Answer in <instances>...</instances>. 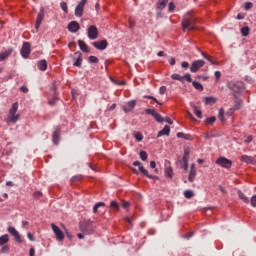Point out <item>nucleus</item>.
<instances>
[{
  "label": "nucleus",
  "instance_id": "nucleus-21",
  "mask_svg": "<svg viewBox=\"0 0 256 256\" xmlns=\"http://www.w3.org/2000/svg\"><path fill=\"white\" fill-rule=\"evenodd\" d=\"M171 133V127L166 125L161 131L158 132L157 137H163V135L169 136Z\"/></svg>",
  "mask_w": 256,
  "mask_h": 256
},
{
  "label": "nucleus",
  "instance_id": "nucleus-4",
  "mask_svg": "<svg viewBox=\"0 0 256 256\" xmlns=\"http://www.w3.org/2000/svg\"><path fill=\"white\" fill-rule=\"evenodd\" d=\"M133 166L139 167L140 173H142V175H145L146 177H148V179H157V176H153V175L149 174V171H147V169H145V167H143V164H141L140 161H134Z\"/></svg>",
  "mask_w": 256,
  "mask_h": 256
},
{
  "label": "nucleus",
  "instance_id": "nucleus-50",
  "mask_svg": "<svg viewBox=\"0 0 256 256\" xmlns=\"http://www.w3.org/2000/svg\"><path fill=\"white\" fill-rule=\"evenodd\" d=\"M89 61L90 63H99V58H97L96 56H90Z\"/></svg>",
  "mask_w": 256,
  "mask_h": 256
},
{
  "label": "nucleus",
  "instance_id": "nucleus-45",
  "mask_svg": "<svg viewBox=\"0 0 256 256\" xmlns=\"http://www.w3.org/2000/svg\"><path fill=\"white\" fill-rule=\"evenodd\" d=\"M168 11L170 13H173L175 11V3L173 2H170L169 5H168Z\"/></svg>",
  "mask_w": 256,
  "mask_h": 256
},
{
  "label": "nucleus",
  "instance_id": "nucleus-34",
  "mask_svg": "<svg viewBox=\"0 0 256 256\" xmlns=\"http://www.w3.org/2000/svg\"><path fill=\"white\" fill-rule=\"evenodd\" d=\"M110 208L114 211H119V203L117 201L113 200L110 202Z\"/></svg>",
  "mask_w": 256,
  "mask_h": 256
},
{
  "label": "nucleus",
  "instance_id": "nucleus-48",
  "mask_svg": "<svg viewBox=\"0 0 256 256\" xmlns=\"http://www.w3.org/2000/svg\"><path fill=\"white\" fill-rule=\"evenodd\" d=\"M252 8H253V3L251 2L245 3V6H244L245 11H249V9H252Z\"/></svg>",
  "mask_w": 256,
  "mask_h": 256
},
{
  "label": "nucleus",
  "instance_id": "nucleus-3",
  "mask_svg": "<svg viewBox=\"0 0 256 256\" xmlns=\"http://www.w3.org/2000/svg\"><path fill=\"white\" fill-rule=\"evenodd\" d=\"M88 39H91V41H95L97 37H99V29H97V26L91 25L88 27L87 30Z\"/></svg>",
  "mask_w": 256,
  "mask_h": 256
},
{
  "label": "nucleus",
  "instance_id": "nucleus-7",
  "mask_svg": "<svg viewBox=\"0 0 256 256\" xmlns=\"http://www.w3.org/2000/svg\"><path fill=\"white\" fill-rule=\"evenodd\" d=\"M51 228L54 235H56L57 241H63V239H65V234H63V231L61 230V228H59V226L52 223Z\"/></svg>",
  "mask_w": 256,
  "mask_h": 256
},
{
  "label": "nucleus",
  "instance_id": "nucleus-43",
  "mask_svg": "<svg viewBox=\"0 0 256 256\" xmlns=\"http://www.w3.org/2000/svg\"><path fill=\"white\" fill-rule=\"evenodd\" d=\"M189 153H191V151L189 150V148H185L184 150V155H183V158L182 160H188L189 161Z\"/></svg>",
  "mask_w": 256,
  "mask_h": 256
},
{
  "label": "nucleus",
  "instance_id": "nucleus-19",
  "mask_svg": "<svg viewBox=\"0 0 256 256\" xmlns=\"http://www.w3.org/2000/svg\"><path fill=\"white\" fill-rule=\"evenodd\" d=\"M75 56L77 57V59H73L74 63L73 66L74 67H81V65H83V55L81 54V52H76Z\"/></svg>",
  "mask_w": 256,
  "mask_h": 256
},
{
  "label": "nucleus",
  "instance_id": "nucleus-29",
  "mask_svg": "<svg viewBox=\"0 0 256 256\" xmlns=\"http://www.w3.org/2000/svg\"><path fill=\"white\" fill-rule=\"evenodd\" d=\"M238 197L239 199H241V201H243V203H249V198L246 197L241 190L238 191Z\"/></svg>",
  "mask_w": 256,
  "mask_h": 256
},
{
  "label": "nucleus",
  "instance_id": "nucleus-46",
  "mask_svg": "<svg viewBox=\"0 0 256 256\" xmlns=\"http://www.w3.org/2000/svg\"><path fill=\"white\" fill-rule=\"evenodd\" d=\"M9 245H2V248L0 250L1 253H9Z\"/></svg>",
  "mask_w": 256,
  "mask_h": 256
},
{
  "label": "nucleus",
  "instance_id": "nucleus-2",
  "mask_svg": "<svg viewBox=\"0 0 256 256\" xmlns=\"http://www.w3.org/2000/svg\"><path fill=\"white\" fill-rule=\"evenodd\" d=\"M182 27L183 29H188L189 31L195 29V17H193L191 14H187L182 21Z\"/></svg>",
  "mask_w": 256,
  "mask_h": 256
},
{
  "label": "nucleus",
  "instance_id": "nucleus-15",
  "mask_svg": "<svg viewBox=\"0 0 256 256\" xmlns=\"http://www.w3.org/2000/svg\"><path fill=\"white\" fill-rule=\"evenodd\" d=\"M45 17V9H41L39 14L37 15L35 29H39L41 27V23H43V19Z\"/></svg>",
  "mask_w": 256,
  "mask_h": 256
},
{
  "label": "nucleus",
  "instance_id": "nucleus-63",
  "mask_svg": "<svg viewBox=\"0 0 256 256\" xmlns=\"http://www.w3.org/2000/svg\"><path fill=\"white\" fill-rule=\"evenodd\" d=\"M181 66L183 69H189V62H182Z\"/></svg>",
  "mask_w": 256,
  "mask_h": 256
},
{
  "label": "nucleus",
  "instance_id": "nucleus-14",
  "mask_svg": "<svg viewBox=\"0 0 256 256\" xmlns=\"http://www.w3.org/2000/svg\"><path fill=\"white\" fill-rule=\"evenodd\" d=\"M61 136V127H56L55 131L52 134V141L54 145H59V137Z\"/></svg>",
  "mask_w": 256,
  "mask_h": 256
},
{
  "label": "nucleus",
  "instance_id": "nucleus-18",
  "mask_svg": "<svg viewBox=\"0 0 256 256\" xmlns=\"http://www.w3.org/2000/svg\"><path fill=\"white\" fill-rule=\"evenodd\" d=\"M136 105H137V101L131 100L126 105L123 106V111L125 113H129L130 111H133V109H135Z\"/></svg>",
  "mask_w": 256,
  "mask_h": 256
},
{
  "label": "nucleus",
  "instance_id": "nucleus-51",
  "mask_svg": "<svg viewBox=\"0 0 256 256\" xmlns=\"http://www.w3.org/2000/svg\"><path fill=\"white\" fill-rule=\"evenodd\" d=\"M250 204L252 207H256V194L251 197Z\"/></svg>",
  "mask_w": 256,
  "mask_h": 256
},
{
  "label": "nucleus",
  "instance_id": "nucleus-41",
  "mask_svg": "<svg viewBox=\"0 0 256 256\" xmlns=\"http://www.w3.org/2000/svg\"><path fill=\"white\" fill-rule=\"evenodd\" d=\"M154 118L158 123H163L164 121L163 116H161V114H159L158 112H156V114L154 115Z\"/></svg>",
  "mask_w": 256,
  "mask_h": 256
},
{
  "label": "nucleus",
  "instance_id": "nucleus-26",
  "mask_svg": "<svg viewBox=\"0 0 256 256\" xmlns=\"http://www.w3.org/2000/svg\"><path fill=\"white\" fill-rule=\"evenodd\" d=\"M7 243H9V235L4 234L0 237V247L3 245H7Z\"/></svg>",
  "mask_w": 256,
  "mask_h": 256
},
{
  "label": "nucleus",
  "instance_id": "nucleus-9",
  "mask_svg": "<svg viewBox=\"0 0 256 256\" xmlns=\"http://www.w3.org/2000/svg\"><path fill=\"white\" fill-rule=\"evenodd\" d=\"M80 231H83V233H87V235H91L94 231L93 223L90 222H84L80 224Z\"/></svg>",
  "mask_w": 256,
  "mask_h": 256
},
{
  "label": "nucleus",
  "instance_id": "nucleus-36",
  "mask_svg": "<svg viewBox=\"0 0 256 256\" xmlns=\"http://www.w3.org/2000/svg\"><path fill=\"white\" fill-rule=\"evenodd\" d=\"M193 109H194V115H196V117H198V119H202L203 114H202L201 110L197 109V106H193Z\"/></svg>",
  "mask_w": 256,
  "mask_h": 256
},
{
  "label": "nucleus",
  "instance_id": "nucleus-10",
  "mask_svg": "<svg viewBox=\"0 0 256 256\" xmlns=\"http://www.w3.org/2000/svg\"><path fill=\"white\" fill-rule=\"evenodd\" d=\"M85 5H87V0H81L79 4L75 8L76 17H83V11L85 9Z\"/></svg>",
  "mask_w": 256,
  "mask_h": 256
},
{
  "label": "nucleus",
  "instance_id": "nucleus-58",
  "mask_svg": "<svg viewBox=\"0 0 256 256\" xmlns=\"http://www.w3.org/2000/svg\"><path fill=\"white\" fill-rule=\"evenodd\" d=\"M129 26L131 27V29L135 27V20H133V18H129Z\"/></svg>",
  "mask_w": 256,
  "mask_h": 256
},
{
  "label": "nucleus",
  "instance_id": "nucleus-23",
  "mask_svg": "<svg viewBox=\"0 0 256 256\" xmlns=\"http://www.w3.org/2000/svg\"><path fill=\"white\" fill-rule=\"evenodd\" d=\"M39 71H47V60H40L37 64Z\"/></svg>",
  "mask_w": 256,
  "mask_h": 256
},
{
  "label": "nucleus",
  "instance_id": "nucleus-22",
  "mask_svg": "<svg viewBox=\"0 0 256 256\" xmlns=\"http://www.w3.org/2000/svg\"><path fill=\"white\" fill-rule=\"evenodd\" d=\"M78 46L83 51V53H89V46L83 40H78Z\"/></svg>",
  "mask_w": 256,
  "mask_h": 256
},
{
  "label": "nucleus",
  "instance_id": "nucleus-30",
  "mask_svg": "<svg viewBox=\"0 0 256 256\" xmlns=\"http://www.w3.org/2000/svg\"><path fill=\"white\" fill-rule=\"evenodd\" d=\"M241 161H243L244 163H253V157L242 155Z\"/></svg>",
  "mask_w": 256,
  "mask_h": 256
},
{
  "label": "nucleus",
  "instance_id": "nucleus-38",
  "mask_svg": "<svg viewBox=\"0 0 256 256\" xmlns=\"http://www.w3.org/2000/svg\"><path fill=\"white\" fill-rule=\"evenodd\" d=\"M219 119L222 123H225V110L223 108L219 110Z\"/></svg>",
  "mask_w": 256,
  "mask_h": 256
},
{
  "label": "nucleus",
  "instance_id": "nucleus-49",
  "mask_svg": "<svg viewBox=\"0 0 256 256\" xmlns=\"http://www.w3.org/2000/svg\"><path fill=\"white\" fill-rule=\"evenodd\" d=\"M144 99H151L152 101H155V103H157V105H161L159 100H157V98H155L153 96H144Z\"/></svg>",
  "mask_w": 256,
  "mask_h": 256
},
{
  "label": "nucleus",
  "instance_id": "nucleus-17",
  "mask_svg": "<svg viewBox=\"0 0 256 256\" xmlns=\"http://www.w3.org/2000/svg\"><path fill=\"white\" fill-rule=\"evenodd\" d=\"M79 29H81V26L77 21H72L68 24V31H70V33H77Z\"/></svg>",
  "mask_w": 256,
  "mask_h": 256
},
{
  "label": "nucleus",
  "instance_id": "nucleus-55",
  "mask_svg": "<svg viewBox=\"0 0 256 256\" xmlns=\"http://www.w3.org/2000/svg\"><path fill=\"white\" fill-rule=\"evenodd\" d=\"M135 139L138 140V141H143V134L137 132L135 134Z\"/></svg>",
  "mask_w": 256,
  "mask_h": 256
},
{
  "label": "nucleus",
  "instance_id": "nucleus-24",
  "mask_svg": "<svg viewBox=\"0 0 256 256\" xmlns=\"http://www.w3.org/2000/svg\"><path fill=\"white\" fill-rule=\"evenodd\" d=\"M11 53H13V48H9L5 52L1 53L0 54V62L5 61V59H7V57H9L11 55Z\"/></svg>",
  "mask_w": 256,
  "mask_h": 256
},
{
  "label": "nucleus",
  "instance_id": "nucleus-57",
  "mask_svg": "<svg viewBox=\"0 0 256 256\" xmlns=\"http://www.w3.org/2000/svg\"><path fill=\"white\" fill-rule=\"evenodd\" d=\"M42 196H43V193L41 191H37L34 193V197H36V199H39Z\"/></svg>",
  "mask_w": 256,
  "mask_h": 256
},
{
  "label": "nucleus",
  "instance_id": "nucleus-5",
  "mask_svg": "<svg viewBox=\"0 0 256 256\" xmlns=\"http://www.w3.org/2000/svg\"><path fill=\"white\" fill-rule=\"evenodd\" d=\"M20 53L24 59H28L29 55H31V43L24 42L20 50Z\"/></svg>",
  "mask_w": 256,
  "mask_h": 256
},
{
  "label": "nucleus",
  "instance_id": "nucleus-42",
  "mask_svg": "<svg viewBox=\"0 0 256 256\" xmlns=\"http://www.w3.org/2000/svg\"><path fill=\"white\" fill-rule=\"evenodd\" d=\"M182 167H183V169L185 170V171H188L189 170V160H187V159H185V160H183L182 159Z\"/></svg>",
  "mask_w": 256,
  "mask_h": 256
},
{
  "label": "nucleus",
  "instance_id": "nucleus-47",
  "mask_svg": "<svg viewBox=\"0 0 256 256\" xmlns=\"http://www.w3.org/2000/svg\"><path fill=\"white\" fill-rule=\"evenodd\" d=\"M146 113L147 115H152V117H155L157 111H155V109H146Z\"/></svg>",
  "mask_w": 256,
  "mask_h": 256
},
{
  "label": "nucleus",
  "instance_id": "nucleus-27",
  "mask_svg": "<svg viewBox=\"0 0 256 256\" xmlns=\"http://www.w3.org/2000/svg\"><path fill=\"white\" fill-rule=\"evenodd\" d=\"M184 197H186V199H193L195 192H193V190H186L184 191Z\"/></svg>",
  "mask_w": 256,
  "mask_h": 256
},
{
  "label": "nucleus",
  "instance_id": "nucleus-39",
  "mask_svg": "<svg viewBox=\"0 0 256 256\" xmlns=\"http://www.w3.org/2000/svg\"><path fill=\"white\" fill-rule=\"evenodd\" d=\"M169 0H159L157 5H158V9H163L166 5H167V2Z\"/></svg>",
  "mask_w": 256,
  "mask_h": 256
},
{
  "label": "nucleus",
  "instance_id": "nucleus-25",
  "mask_svg": "<svg viewBox=\"0 0 256 256\" xmlns=\"http://www.w3.org/2000/svg\"><path fill=\"white\" fill-rule=\"evenodd\" d=\"M176 135L179 139H185L186 141H191V134H185L183 132H178Z\"/></svg>",
  "mask_w": 256,
  "mask_h": 256
},
{
  "label": "nucleus",
  "instance_id": "nucleus-11",
  "mask_svg": "<svg viewBox=\"0 0 256 256\" xmlns=\"http://www.w3.org/2000/svg\"><path fill=\"white\" fill-rule=\"evenodd\" d=\"M204 66H205V62L203 60H195L190 67V71L191 73H197L199 69H201V67H204Z\"/></svg>",
  "mask_w": 256,
  "mask_h": 256
},
{
  "label": "nucleus",
  "instance_id": "nucleus-6",
  "mask_svg": "<svg viewBox=\"0 0 256 256\" xmlns=\"http://www.w3.org/2000/svg\"><path fill=\"white\" fill-rule=\"evenodd\" d=\"M216 165L224 167V169H231V165H233V162L225 157H220L216 160Z\"/></svg>",
  "mask_w": 256,
  "mask_h": 256
},
{
  "label": "nucleus",
  "instance_id": "nucleus-31",
  "mask_svg": "<svg viewBox=\"0 0 256 256\" xmlns=\"http://www.w3.org/2000/svg\"><path fill=\"white\" fill-rule=\"evenodd\" d=\"M192 85H193L194 89H196L197 91H203V84H201L197 81H194V82H192Z\"/></svg>",
  "mask_w": 256,
  "mask_h": 256
},
{
  "label": "nucleus",
  "instance_id": "nucleus-60",
  "mask_svg": "<svg viewBox=\"0 0 256 256\" xmlns=\"http://www.w3.org/2000/svg\"><path fill=\"white\" fill-rule=\"evenodd\" d=\"M129 206H130L129 202H127V201L122 202V207L124 209H129Z\"/></svg>",
  "mask_w": 256,
  "mask_h": 256
},
{
  "label": "nucleus",
  "instance_id": "nucleus-56",
  "mask_svg": "<svg viewBox=\"0 0 256 256\" xmlns=\"http://www.w3.org/2000/svg\"><path fill=\"white\" fill-rule=\"evenodd\" d=\"M214 75H215L216 81H219V79H221V71H216V72L214 73Z\"/></svg>",
  "mask_w": 256,
  "mask_h": 256
},
{
  "label": "nucleus",
  "instance_id": "nucleus-53",
  "mask_svg": "<svg viewBox=\"0 0 256 256\" xmlns=\"http://www.w3.org/2000/svg\"><path fill=\"white\" fill-rule=\"evenodd\" d=\"M182 77H184V80L186 79L188 83H191L193 81V79L191 78V74H185Z\"/></svg>",
  "mask_w": 256,
  "mask_h": 256
},
{
  "label": "nucleus",
  "instance_id": "nucleus-62",
  "mask_svg": "<svg viewBox=\"0 0 256 256\" xmlns=\"http://www.w3.org/2000/svg\"><path fill=\"white\" fill-rule=\"evenodd\" d=\"M253 141V136H247L244 143H251Z\"/></svg>",
  "mask_w": 256,
  "mask_h": 256
},
{
  "label": "nucleus",
  "instance_id": "nucleus-52",
  "mask_svg": "<svg viewBox=\"0 0 256 256\" xmlns=\"http://www.w3.org/2000/svg\"><path fill=\"white\" fill-rule=\"evenodd\" d=\"M60 7L62 11H65L66 13H68L67 4L65 2L60 3Z\"/></svg>",
  "mask_w": 256,
  "mask_h": 256
},
{
  "label": "nucleus",
  "instance_id": "nucleus-12",
  "mask_svg": "<svg viewBox=\"0 0 256 256\" xmlns=\"http://www.w3.org/2000/svg\"><path fill=\"white\" fill-rule=\"evenodd\" d=\"M92 45L93 47H95V49H98L99 51H105L109 43L107 42V40H102V41L93 42Z\"/></svg>",
  "mask_w": 256,
  "mask_h": 256
},
{
  "label": "nucleus",
  "instance_id": "nucleus-35",
  "mask_svg": "<svg viewBox=\"0 0 256 256\" xmlns=\"http://www.w3.org/2000/svg\"><path fill=\"white\" fill-rule=\"evenodd\" d=\"M171 79H174V81H181V83L184 81V77L179 74H172Z\"/></svg>",
  "mask_w": 256,
  "mask_h": 256
},
{
  "label": "nucleus",
  "instance_id": "nucleus-8",
  "mask_svg": "<svg viewBox=\"0 0 256 256\" xmlns=\"http://www.w3.org/2000/svg\"><path fill=\"white\" fill-rule=\"evenodd\" d=\"M7 231H8V233H10V235H12V237H14V240L17 243H23V239L21 238V234H19V231H17V229H15V227L9 226Z\"/></svg>",
  "mask_w": 256,
  "mask_h": 256
},
{
  "label": "nucleus",
  "instance_id": "nucleus-28",
  "mask_svg": "<svg viewBox=\"0 0 256 256\" xmlns=\"http://www.w3.org/2000/svg\"><path fill=\"white\" fill-rule=\"evenodd\" d=\"M205 103L206 105H215V103H217V99L213 97H206Z\"/></svg>",
  "mask_w": 256,
  "mask_h": 256
},
{
  "label": "nucleus",
  "instance_id": "nucleus-32",
  "mask_svg": "<svg viewBox=\"0 0 256 256\" xmlns=\"http://www.w3.org/2000/svg\"><path fill=\"white\" fill-rule=\"evenodd\" d=\"M249 26H244L241 28V35L242 37H247L249 35Z\"/></svg>",
  "mask_w": 256,
  "mask_h": 256
},
{
  "label": "nucleus",
  "instance_id": "nucleus-13",
  "mask_svg": "<svg viewBox=\"0 0 256 256\" xmlns=\"http://www.w3.org/2000/svg\"><path fill=\"white\" fill-rule=\"evenodd\" d=\"M227 87L230 91H233V93H239V91H241V86H239L238 82L230 81L227 83Z\"/></svg>",
  "mask_w": 256,
  "mask_h": 256
},
{
  "label": "nucleus",
  "instance_id": "nucleus-61",
  "mask_svg": "<svg viewBox=\"0 0 256 256\" xmlns=\"http://www.w3.org/2000/svg\"><path fill=\"white\" fill-rule=\"evenodd\" d=\"M27 237H28L29 241H35V238L33 237V234H31V232L27 233Z\"/></svg>",
  "mask_w": 256,
  "mask_h": 256
},
{
  "label": "nucleus",
  "instance_id": "nucleus-33",
  "mask_svg": "<svg viewBox=\"0 0 256 256\" xmlns=\"http://www.w3.org/2000/svg\"><path fill=\"white\" fill-rule=\"evenodd\" d=\"M165 175H166V177H169L170 179H172L173 178V168L167 167L165 169Z\"/></svg>",
  "mask_w": 256,
  "mask_h": 256
},
{
  "label": "nucleus",
  "instance_id": "nucleus-40",
  "mask_svg": "<svg viewBox=\"0 0 256 256\" xmlns=\"http://www.w3.org/2000/svg\"><path fill=\"white\" fill-rule=\"evenodd\" d=\"M217 121V118L215 116L209 117L206 119V124L207 125H213Z\"/></svg>",
  "mask_w": 256,
  "mask_h": 256
},
{
  "label": "nucleus",
  "instance_id": "nucleus-1",
  "mask_svg": "<svg viewBox=\"0 0 256 256\" xmlns=\"http://www.w3.org/2000/svg\"><path fill=\"white\" fill-rule=\"evenodd\" d=\"M18 109L19 103H13L7 118L8 123H16L17 121H19V114H17Z\"/></svg>",
  "mask_w": 256,
  "mask_h": 256
},
{
  "label": "nucleus",
  "instance_id": "nucleus-37",
  "mask_svg": "<svg viewBox=\"0 0 256 256\" xmlns=\"http://www.w3.org/2000/svg\"><path fill=\"white\" fill-rule=\"evenodd\" d=\"M99 207H105V203L104 202H98L94 205L93 207V213H97Z\"/></svg>",
  "mask_w": 256,
  "mask_h": 256
},
{
  "label": "nucleus",
  "instance_id": "nucleus-20",
  "mask_svg": "<svg viewBox=\"0 0 256 256\" xmlns=\"http://www.w3.org/2000/svg\"><path fill=\"white\" fill-rule=\"evenodd\" d=\"M196 175H197V171L195 170V164H192L189 172V176H188V181H190V183H193V181H195Z\"/></svg>",
  "mask_w": 256,
  "mask_h": 256
},
{
  "label": "nucleus",
  "instance_id": "nucleus-44",
  "mask_svg": "<svg viewBox=\"0 0 256 256\" xmlns=\"http://www.w3.org/2000/svg\"><path fill=\"white\" fill-rule=\"evenodd\" d=\"M139 155L142 161H147V157H148L147 152L141 151Z\"/></svg>",
  "mask_w": 256,
  "mask_h": 256
},
{
  "label": "nucleus",
  "instance_id": "nucleus-59",
  "mask_svg": "<svg viewBox=\"0 0 256 256\" xmlns=\"http://www.w3.org/2000/svg\"><path fill=\"white\" fill-rule=\"evenodd\" d=\"M20 91H22V93H29V88H27V86H22Z\"/></svg>",
  "mask_w": 256,
  "mask_h": 256
},
{
  "label": "nucleus",
  "instance_id": "nucleus-54",
  "mask_svg": "<svg viewBox=\"0 0 256 256\" xmlns=\"http://www.w3.org/2000/svg\"><path fill=\"white\" fill-rule=\"evenodd\" d=\"M159 93L160 95H165V93H167V87L166 86L160 87Z\"/></svg>",
  "mask_w": 256,
  "mask_h": 256
},
{
  "label": "nucleus",
  "instance_id": "nucleus-64",
  "mask_svg": "<svg viewBox=\"0 0 256 256\" xmlns=\"http://www.w3.org/2000/svg\"><path fill=\"white\" fill-rule=\"evenodd\" d=\"M29 255L30 256H35V248H30Z\"/></svg>",
  "mask_w": 256,
  "mask_h": 256
},
{
  "label": "nucleus",
  "instance_id": "nucleus-16",
  "mask_svg": "<svg viewBox=\"0 0 256 256\" xmlns=\"http://www.w3.org/2000/svg\"><path fill=\"white\" fill-rule=\"evenodd\" d=\"M243 107V100L236 98L234 101V107L230 109V113L228 112V115H233V111H239Z\"/></svg>",
  "mask_w": 256,
  "mask_h": 256
}]
</instances>
